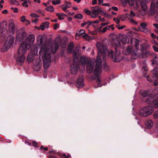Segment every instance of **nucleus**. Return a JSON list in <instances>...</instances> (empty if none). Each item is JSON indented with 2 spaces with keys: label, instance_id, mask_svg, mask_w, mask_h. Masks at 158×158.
<instances>
[{
  "label": "nucleus",
  "instance_id": "b1692460",
  "mask_svg": "<svg viewBox=\"0 0 158 158\" xmlns=\"http://www.w3.org/2000/svg\"><path fill=\"white\" fill-rule=\"evenodd\" d=\"M121 41L123 44H125L128 42L129 40L126 36H124L123 37V39Z\"/></svg>",
  "mask_w": 158,
  "mask_h": 158
},
{
  "label": "nucleus",
  "instance_id": "6e6552de",
  "mask_svg": "<svg viewBox=\"0 0 158 158\" xmlns=\"http://www.w3.org/2000/svg\"><path fill=\"white\" fill-rule=\"evenodd\" d=\"M155 12L157 13L158 15V2L154 1L152 2L150 10L149 12L150 15H153ZM156 20L158 22V16L156 17Z\"/></svg>",
  "mask_w": 158,
  "mask_h": 158
},
{
  "label": "nucleus",
  "instance_id": "9d476101",
  "mask_svg": "<svg viewBox=\"0 0 158 158\" xmlns=\"http://www.w3.org/2000/svg\"><path fill=\"white\" fill-rule=\"evenodd\" d=\"M91 9V17L93 18H96L101 11V9L98 7H92Z\"/></svg>",
  "mask_w": 158,
  "mask_h": 158
},
{
  "label": "nucleus",
  "instance_id": "5fc2aeb1",
  "mask_svg": "<svg viewBox=\"0 0 158 158\" xmlns=\"http://www.w3.org/2000/svg\"><path fill=\"white\" fill-rule=\"evenodd\" d=\"M8 11L7 10H5L2 11V13L3 14L7 13Z\"/></svg>",
  "mask_w": 158,
  "mask_h": 158
},
{
  "label": "nucleus",
  "instance_id": "f3484780",
  "mask_svg": "<svg viewBox=\"0 0 158 158\" xmlns=\"http://www.w3.org/2000/svg\"><path fill=\"white\" fill-rule=\"evenodd\" d=\"M81 63L82 64L81 65H80L79 66V67H81L83 68V69H85V65L86 63V58L85 57H83L81 58V60H80Z\"/></svg>",
  "mask_w": 158,
  "mask_h": 158
},
{
  "label": "nucleus",
  "instance_id": "0eeeda50",
  "mask_svg": "<svg viewBox=\"0 0 158 158\" xmlns=\"http://www.w3.org/2000/svg\"><path fill=\"white\" fill-rule=\"evenodd\" d=\"M14 40V39L11 36L8 37L6 40L4 45L1 48V51L4 52L7 51L13 44Z\"/></svg>",
  "mask_w": 158,
  "mask_h": 158
},
{
  "label": "nucleus",
  "instance_id": "58836bf2",
  "mask_svg": "<svg viewBox=\"0 0 158 158\" xmlns=\"http://www.w3.org/2000/svg\"><path fill=\"white\" fill-rule=\"evenodd\" d=\"M25 21H26V19H25V16L24 15L21 18V22H23Z\"/></svg>",
  "mask_w": 158,
  "mask_h": 158
},
{
  "label": "nucleus",
  "instance_id": "e2e57ef3",
  "mask_svg": "<svg viewBox=\"0 0 158 158\" xmlns=\"http://www.w3.org/2000/svg\"><path fill=\"white\" fill-rule=\"evenodd\" d=\"M99 22V20H96V21H94L93 22V23H98Z\"/></svg>",
  "mask_w": 158,
  "mask_h": 158
},
{
  "label": "nucleus",
  "instance_id": "ddd939ff",
  "mask_svg": "<svg viewBox=\"0 0 158 158\" xmlns=\"http://www.w3.org/2000/svg\"><path fill=\"white\" fill-rule=\"evenodd\" d=\"M66 3L62 5L61 6L62 10H63L65 12H68L69 11L67 9V8H70L71 7L72 5L71 3L68 2H66Z\"/></svg>",
  "mask_w": 158,
  "mask_h": 158
},
{
  "label": "nucleus",
  "instance_id": "0e129e2a",
  "mask_svg": "<svg viewBox=\"0 0 158 158\" xmlns=\"http://www.w3.org/2000/svg\"><path fill=\"white\" fill-rule=\"evenodd\" d=\"M87 25V24L88 26L90 25L92 23L90 22H86Z\"/></svg>",
  "mask_w": 158,
  "mask_h": 158
},
{
  "label": "nucleus",
  "instance_id": "2f4dec72",
  "mask_svg": "<svg viewBox=\"0 0 158 158\" xmlns=\"http://www.w3.org/2000/svg\"><path fill=\"white\" fill-rule=\"evenodd\" d=\"M85 12L88 15H91V12L87 9H85L84 10Z\"/></svg>",
  "mask_w": 158,
  "mask_h": 158
},
{
  "label": "nucleus",
  "instance_id": "49530a36",
  "mask_svg": "<svg viewBox=\"0 0 158 158\" xmlns=\"http://www.w3.org/2000/svg\"><path fill=\"white\" fill-rule=\"evenodd\" d=\"M59 25L58 24H56L54 25V28L55 29H56L57 28L59 27Z\"/></svg>",
  "mask_w": 158,
  "mask_h": 158
},
{
  "label": "nucleus",
  "instance_id": "052dcab7",
  "mask_svg": "<svg viewBox=\"0 0 158 158\" xmlns=\"http://www.w3.org/2000/svg\"><path fill=\"white\" fill-rule=\"evenodd\" d=\"M96 2H97V1L96 0H93L92 1V4L93 5H94L96 3Z\"/></svg>",
  "mask_w": 158,
  "mask_h": 158
},
{
  "label": "nucleus",
  "instance_id": "13d9d810",
  "mask_svg": "<svg viewBox=\"0 0 158 158\" xmlns=\"http://www.w3.org/2000/svg\"><path fill=\"white\" fill-rule=\"evenodd\" d=\"M69 156H66L64 154H63L62 158H68Z\"/></svg>",
  "mask_w": 158,
  "mask_h": 158
},
{
  "label": "nucleus",
  "instance_id": "1a4fd4ad",
  "mask_svg": "<svg viewBox=\"0 0 158 158\" xmlns=\"http://www.w3.org/2000/svg\"><path fill=\"white\" fill-rule=\"evenodd\" d=\"M38 52L37 46H33L31 48V55H29L27 56V60L29 62L32 61L34 59L35 55L37 54Z\"/></svg>",
  "mask_w": 158,
  "mask_h": 158
},
{
  "label": "nucleus",
  "instance_id": "8fccbe9b",
  "mask_svg": "<svg viewBox=\"0 0 158 158\" xmlns=\"http://www.w3.org/2000/svg\"><path fill=\"white\" fill-rule=\"evenodd\" d=\"M87 25L86 22H83L81 24V26L82 27H84L85 25Z\"/></svg>",
  "mask_w": 158,
  "mask_h": 158
},
{
  "label": "nucleus",
  "instance_id": "c03bdc74",
  "mask_svg": "<svg viewBox=\"0 0 158 158\" xmlns=\"http://www.w3.org/2000/svg\"><path fill=\"white\" fill-rule=\"evenodd\" d=\"M38 21H39V19H36L35 20H32V22L33 23L36 24L37 23V22H38Z\"/></svg>",
  "mask_w": 158,
  "mask_h": 158
},
{
  "label": "nucleus",
  "instance_id": "9b49d317",
  "mask_svg": "<svg viewBox=\"0 0 158 158\" xmlns=\"http://www.w3.org/2000/svg\"><path fill=\"white\" fill-rule=\"evenodd\" d=\"M15 27L13 22H12L10 23L9 27V31L8 32V35H12L15 33Z\"/></svg>",
  "mask_w": 158,
  "mask_h": 158
},
{
  "label": "nucleus",
  "instance_id": "f03ea898",
  "mask_svg": "<svg viewBox=\"0 0 158 158\" xmlns=\"http://www.w3.org/2000/svg\"><path fill=\"white\" fill-rule=\"evenodd\" d=\"M42 35H39L37 38L38 43L41 45L40 50V57L44 61V66L45 69H47L50 65L51 56L52 53H55L58 49V46L57 43H55L50 46L49 44L42 45L43 42Z\"/></svg>",
  "mask_w": 158,
  "mask_h": 158
},
{
  "label": "nucleus",
  "instance_id": "7c9ffc66",
  "mask_svg": "<svg viewBox=\"0 0 158 158\" xmlns=\"http://www.w3.org/2000/svg\"><path fill=\"white\" fill-rule=\"evenodd\" d=\"M10 2L12 4H19V3L18 2L15 0H10Z\"/></svg>",
  "mask_w": 158,
  "mask_h": 158
},
{
  "label": "nucleus",
  "instance_id": "79ce46f5",
  "mask_svg": "<svg viewBox=\"0 0 158 158\" xmlns=\"http://www.w3.org/2000/svg\"><path fill=\"white\" fill-rule=\"evenodd\" d=\"M154 116L155 118H158V111L154 113Z\"/></svg>",
  "mask_w": 158,
  "mask_h": 158
},
{
  "label": "nucleus",
  "instance_id": "864d4df0",
  "mask_svg": "<svg viewBox=\"0 0 158 158\" xmlns=\"http://www.w3.org/2000/svg\"><path fill=\"white\" fill-rule=\"evenodd\" d=\"M152 43L153 44H155L156 45H158V43H157L155 40H152Z\"/></svg>",
  "mask_w": 158,
  "mask_h": 158
},
{
  "label": "nucleus",
  "instance_id": "ea45409f",
  "mask_svg": "<svg viewBox=\"0 0 158 158\" xmlns=\"http://www.w3.org/2000/svg\"><path fill=\"white\" fill-rule=\"evenodd\" d=\"M11 9L12 10H13V11L15 13H17L18 12V9L17 8H14L13 7H11Z\"/></svg>",
  "mask_w": 158,
  "mask_h": 158
},
{
  "label": "nucleus",
  "instance_id": "bf43d9fd",
  "mask_svg": "<svg viewBox=\"0 0 158 158\" xmlns=\"http://www.w3.org/2000/svg\"><path fill=\"white\" fill-rule=\"evenodd\" d=\"M34 2L38 3H40V0H34Z\"/></svg>",
  "mask_w": 158,
  "mask_h": 158
},
{
  "label": "nucleus",
  "instance_id": "de8ad7c7",
  "mask_svg": "<svg viewBox=\"0 0 158 158\" xmlns=\"http://www.w3.org/2000/svg\"><path fill=\"white\" fill-rule=\"evenodd\" d=\"M111 9L115 10V11H117L118 10V9L116 7H111Z\"/></svg>",
  "mask_w": 158,
  "mask_h": 158
},
{
  "label": "nucleus",
  "instance_id": "338daca9",
  "mask_svg": "<svg viewBox=\"0 0 158 158\" xmlns=\"http://www.w3.org/2000/svg\"><path fill=\"white\" fill-rule=\"evenodd\" d=\"M73 9L75 10H77L78 9V8L77 7H73Z\"/></svg>",
  "mask_w": 158,
  "mask_h": 158
},
{
  "label": "nucleus",
  "instance_id": "a18cd8bd",
  "mask_svg": "<svg viewBox=\"0 0 158 158\" xmlns=\"http://www.w3.org/2000/svg\"><path fill=\"white\" fill-rule=\"evenodd\" d=\"M130 14L131 17H134L135 15V13L132 11H130Z\"/></svg>",
  "mask_w": 158,
  "mask_h": 158
},
{
  "label": "nucleus",
  "instance_id": "c85d7f7f",
  "mask_svg": "<svg viewBox=\"0 0 158 158\" xmlns=\"http://www.w3.org/2000/svg\"><path fill=\"white\" fill-rule=\"evenodd\" d=\"M82 15L80 13L77 14L75 15L74 17L78 19H82L83 18Z\"/></svg>",
  "mask_w": 158,
  "mask_h": 158
},
{
  "label": "nucleus",
  "instance_id": "680f3d73",
  "mask_svg": "<svg viewBox=\"0 0 158 158\" xmlns=\"http://www.w3.org/2000/svg\"><path fill=\"white\" fill-rule=\"evenodd\" d=\"M99 19L101 20V21H104V19L103 18H102V19H101V16H99Z\"/></svg>",
  "mask_w": 158,
  "mask_h": 158
},
{
  "label": "nucleus",
  "instance_id": "bb28decb",
  "mask_svg": "<svg viewBox=\"0 0 158 158\" xmlns=\"http://www.w3.org/2000/svg\"><path fill=\"white\" fill-rule=\"evenodd\" d=\"M85 32V31L84 30L81 29L80 30L78 33H77V35L80 36L82 34H84Z\"/></svg>",
  "mask_w": 158,
  "mask_h": 158
},
{
  "label": "nucleus",
  "instance_id": "e433bc0d",
  "mask_svg": "<svg viewBox=\"0 0 158 158\" xmlns=\"http://www.w3.org/2000/svg\"><path fill=\"white\" fill-rule=\"evenodd\" d=\"M77 52H76L75 51L73 52V55L74 58H75L76 57H77V56L78 55Z\"/></svg>",
  "mask_w": 158,
  "mask_h": 158
},
{
  "label": "nucleus",
  "instance_id": "5701e85b",
  "mask_svg": "<svg viewBox=\"0 0 158 158\" xmlns=\"http://www.w3.org/2000/svg\"><path fill=\"white\" fill-rule=\"evenodd\" d=\"M112 43L114 44L115 49H116V47H118L120 46V43L116 39L113 40L112 41Z\"/></svg>",
  "mask_w": 158,
  "mask_h": 158
},
{
  "label": "nucleus",
  "instance_id": "f257e3e1",
  "mask_svg": "<svg viewBox=\"0 0 158 158\" xmlns=\"http://www.w3.org/2000/svg\"><path fill=\"white\" fill-rule=\"evenodd\" d=\"M96 46L98 50V56H97L96 60L94 63H92L93 61L91 62H88L87 64V70L89 73H92L94 71V66H95L94 70V74L95 75H97L101 72V60L100 56H103L104 54L106 55V56H107L112 58L113 60L116 62H119L120 61L119 59H117L116 57L117 55H119L120 53L119 52H116L114 56L113 55V52L112 51L109 52L107 50L106 47L102 45L99 42H97L96 44Z\"/></svg>",
  "mask_w": 158,
  "mask_h": 158
},
{
  "label": "nucleus",
  "instance_id": "20e7f679",
  "mask_svg": "<svg viewBox=\"0 0 158 158\" xmlns=\"http://www.w3.org/2000/svg\"><path fill=\"white\" fill-rule=\"evenodd\" d=\"M135 47L137 50L135 51L132 52V57L134 58H137L138 57L142 58L146 54H148V52L146 51V48L143 47L142 45H139L138 44L135 45Z\"/></svg>",
  "mask_w": 158,
  "mask_h": 158
},
{
  "label": "nucleus",
  "instance_id": "a211bd4d",
  "mask_svg": "<svg viewBox=\"0 0 158 158\" xmlns=\"http://www.w3.org/2000/svg\"><path fill=\"white\" fill-rule=\"evenodd\" d=\"M49 24V23L48 22H46L45 23H42L40 26L41 29L42 30H44L45 28H48Z\"/></svg>",
  "mask_w": 158,
  "mask_h": 158
},
{
  "label": "nucleus",
  "instance_id": "2eb2a0df",
  "mask_svg": "<svg viewBox=\"0 0 158 158\" xmlns=\"http://www.w3.org/2000/svg\"><path fill=\"white\" fill-rule=\"evenodd\" d=\"M147 26V24L146 23H142L141 24V26L139 27V30L140 31L145 32L147 31L146 27Z\"/></svg>",
  "mask_w": 158,
  "mask_h": 158
},
{
  "label": "nucleus",
  "instance_id": "c9c22d12",
  "mask_svg": "<svg viewBox=\"0 0 158 158\" xmlns=\"http://www.w3.org/2000/svg\"><path fill=\"white\" fill-rule=\"evenodd\" d=\"M22 6L25 7H27L28 6V5L27 4V1H24L23 3L22 4Z\"/></svg>",
  "mask_w": 158,
  "mask_h": 158
},
{
  "label": "nucleus",
  "instance_id": "aec40b11",
  "mask_svg": "<svg viewBox=\"0 0 158 158\" xmlns=\"http://www.w3.org/2000/svg\"><path fill=\"white\" fill-rule=\"evenodd\" d=\"M78 68L77 67L75 64H73L71 66V70L72 73H76L77 71L78 70Z\"/></svg>",
  "mask_w": 158,
  "mask_h": 158
},
{
  "label": "nucleus",
  "instance_id": "a878e982",
  "mask_svg": "<svg viewBox=\"0 0 158 158\" xmlns=\"http://www.w3.org/2000/svg\"><path fill=\"white\" fill-rule=\"evenodd\" d=\"M152 64H156L158 65V58L156 56L152 60Z\"/></svg>",
  "mask_w": 158,
  "mask_h": 158
},
{
  "label": "nucleus",
  "instance_id": "f8f14e48",
  "mask_svg": "<svg viewBox=\"0 0 158 158\" xmlns=\"http://www.w3.org/2000/svg\"><path fill=\"white\" fill-rule=\"evenodd\" d=\"M152 72L154 75V77L155 78H158V67L155 68L152 71ZM154 85L156 86L158 85V81H156L154 83ZM156 90L158 91V88H156Z\"/></svg>",
  "mask_w": 158,
  "mask_h": 158
},
{
  "label": "nucleus",
  "instance_id": "412c9836",
  "mask_svg": "<svg viewBox=\"0 0 158 158\" xmlns=\"http://www.w3.org/2000/svg\"><path fill=\"white\" fill-rule=\"evenodd\" d=\"M56 15L58 17V19L60 20L63 19L64 16H66L65 14L63 13H57Z\"/></svg>",
  "mask_w": 158,
  "mask_h": 158
},
{
  "label": "nucleus",
  "instance_id": "39448f33",
  "mask_svg": "<svg viewBox=\"0 0 158 158\" xmlns=\"http://www.w3.org/2000/svg\"><path fill=\"white\" fill-rule=\"evenodd\" d=\"M125 1L128 2L129 4L131 6H134L135 9L138 8V4L139 2H141V8L143 10L145 11L147 9V6L146 4V1L143 2L144 0H136L135 2L133 0H124Z\"/></svg>",
  "mask_w": 158,
  "mask_h": 158
},
{
  "label": "nucleus",
  "instance_id": "603ef678",
  "mask_svg": "<svg viewBox=\"0 0 158 158\" xmlns=\"http://www.w3.org/2000/svg\"><path fill=\"white\" fill-rule=\"evenodd\" d=\"M153 25L156 28L158 29V24L157 23H154L153 24Z\"/></svg>",
  "mask_w": 158,
  "mask_h": 158
},
{
  "label": "nucleus",
  "instance_id": "f704fd0d",
  "mask_svg": "<svg viewBox=\"0 0 158 158\" xmlns=\"http://www.w3.org/2000/svg\"><path fill=\"white\" fill-rule=\"evenodd\" d=\"M114 20L117 24H118L119 23L120 19L118 18H114Z\"/></svg>",
  "mask_w": 158,
  "mask_h": 158
},
{
  "label": "nucleus",
  "instance_id": "423d86ee",
  "mask_svg": "<svg viewBox=\"0 0 158 158\" xmlns=\"http://www.w3.org/2000/svg\"><path fill=\"white\" fill-rule=\"evenodd\" d=\"M154 110L153 107L148 106L140 109L139 111V114L141 116L146 117L151 115Z\"/></svg>",
  "mask_w": 158,
  "mask_h": 158
},
{
  "label": "nucleus",
  "instance_id": "37998d69",
  "mask_svg": "<svg viewBox=\"0 0 158 158\" xmlns=\"http://www.w3.org/2000/svg\"><path fill=\"white\" fill-rule=\"evenodd\" d=\"M132 49V48L131 47H129L127 49V51L129 53H131V51Z\"/></svg>",
  "mask_w": 158,
  "mask_h": 158
},
{
  "label": "nucleus",
  "instance_id": "09e8293b",
  "mask_svg": "<svg viewBox=\"0 0 158 158\" xmlns=\"http://www.w3.org/2000/svg\"><path fill=\"white\" fill-rule=\"evenodd\" d=\"M131 23H134L135 24H137V23L135 21L134 19H131Z\"/></svg>",
  "mask_w": 158,
  "mask_h": 158
},
{
  "label": "nucleus",
  "instance_id": "72a5a7b5",
  "mask_svg": "<svg viewBox=\"0 0 158 158\" xmlns=\"http://www.w3.org/2000/svg\"><path fill=\"white\" fill-rule=\"evenodd\" d=\"M30 16L31 17H34V18H37V17H39V16L38 15H36V14L34 13H32L30 14Z\"/></svg>",
  "mask_w": 158,
  "mask_h": 158
},
{
  "label": "nucleus",
  "instance_id": "7ed1b4c3",
  "mask_svg": "<svg viewBox=\"0 0 158 158\" xmlns=\"http://www.w3.org/2000/svg\"><path fill=\"white\" fill-rule=\"evenodd\" d=\"M35 40L34 36L29 35L21 44L16 58L18 63H22L24 62L25 58L24 54L30 48Z\"/></svg>",
  "mask_w": 158,
  "mask_h": 158
},
{
  "label": "nucleus",
  "instance_id": "393cba45",
  "mask_svg": "<svg viewBox=\"0 0 158 158\" xmlns=\"http://www.w3.org/2000/svg\"><path fill=\"white\" fill-rule=\"evenodd\" d=\"M83 38L86 40H89L90 39H93V38L92 37L90 38L88 35L87 34H85V35L82 36Z\"/></svg>",
  "mask_w": 158,
  "mask_h": 158
},
{
  "label": "nucleus",
  "instance_id": "4be33fe9",
  "mask_svg": "<svg viewBox=\"0 0 158 158\" xmlns=\"http://www.w3.org/2000/svg\"><path fill=\"white\" fill-rule=\"evenodd\" d=\"M73 47V44L72 43H70L68 45L67 51L68 53L71 52Z\"/></svg>",
  "mask_w": 158,
  "mask_h": 158
},
{
  "label": "nucleus",
  "instance_id": "4c0bfd02",
  "mask_svg": "<svg viewBox=\"0 0 158 158\" xmlns=\"http://www.w3.org/2000/svg\"><path fill=\"white\" fill-rule=\"evenodd\" d=\"M152 47L153 50L155 52H158V47L155 45L153 46Z\"/></svg>",
  "mask_w": 158,
  "mask_h": 158
},
{
  "label": "nucleus",
  "instance_id": "774afa93",
  "mask_svg": "<svg viewBox=\"0 0 158 158\" xmlns=\"http://www.w3.org/2000/svg\"><path fill=\"white\" fill-rule=\"evenodd\" d=\"M72 20V18L70 17L68 18V20L69 21H71Z\"/></svg>",
  "mask_w": 158,
  "mask_h": 158
},
{
  "label": "nucleus",
  "instance_id": "69168bd1",
  "mask_svg": "<svg viewBox=\"0 0 158 158\" xmlns=\"http://www.w3.org/2000/svg\"><path fill=\"white\" fill-rule=\"evenodd\" d=\"M36 12L38 13H41L42 11L40 9L36 11Z\"/></svg>",
  "mask_w": 158,
  "mask_h": 158
},
{
  "label": "nucleus",
  "instance_id": "a19ab883",
  "mask_svg": "<svg viewBox=\"0 0 158 158\" xmlns=\"http://www.w3.org/2000/svg\"><path fill=\"white\" fill-rule=\"evenodd\" d=\"M108 28V30H113L114 29V27H113V25H111L108 26H107Z\"/></svg>",
  "mask_w": 158,
  "mask_h": 158
},
{
  "label": "nucleus",
  "instance_id": "6e6d98bb",
  "mask_svg": "<svg viewBox=\"0 0 158 158\" xmlns=\"http://www.w3.org/2000/svg\"><path fill=\"white\" fill-rule=\"evenodd\" d=\"M33 145H34V146L35 147L37 146V143L36 142L33 141Z\"/></svg>",
  "mask_w": 158,
  "mask_h": 158
},
{
  "label": "nucleus",
  "instance_id": "c756f323",
  "mask_svg": "<svg viewBox=\"0 0 158 158\" xmlns=\"http://www.w3.org/2000/svg\"><path fill=\"white\" fill-rule=\"evenodd\" d=\"M60 0H55L53 1L52 2V4L53 5H55L60 3Z\"/></svg>",
  "mask_w": 158,
  "mask_h": 158
},
{
  "label": "nucleus",
  "instance_id": "4d7b16f0",
  "mask_svg": "<svg viewBox=\"0 0 158 158\" xmlns=\"http://www.w3.org/2000/svg\"><path fill=\"white\" fill-rule=\"evenodd\" d=\"M98 2L99 3V4H102L103 2V0H98Z\"/></svg>",
  "mask_w": 158,
  "mask_h": 158
},
{
  "label": "nucleus",
  "instance_id": "dca6fc26",
  "mask_svg": "<svg viewBox=\"0 0 158 158\" xmlns=\"http://www.w3.org/2000/svg\"><path fill=\"white\" fill-rule=\"evenodd\" d=\"M95 79H96V83L97 85V86H95L96 87H101L102 85H106V83L103 84L101 83V80L99 77L97 76V77Z\"/></svg>",
  "mask_w": 158,
  "mask_h": 158
},
{
  "label": "nucleus",
  "instance_id": "473e14b6",
  "mask_svg": "<svg viewBox=\"0 0 158 158\" xmlns=\"http://www.w3.org/2000/svg\"><path fill=\"white\" fill-rule=\"evenodd\" d=\"M108 28L107 27H105L103 28L102 29V30L100 29L99 31L101 32L104 33V32H105V31H106L107 30H108Z\"/></svg>",
  "mask_w": 158,
  "mask_h": 158
},
{
  "label": "nucleus",
  "instance_id": "6ab92c4d",
  "mask_svg": "<svg viewBox=\"0 0 158 158\" xmlns=\"http://www.w3.org/2000/svg\"><path fill=\"white\" fill-rule=\"evenodd\" d=\"M145 124L148 128H150L153 126V123L152 120H148L146 121Z\"/></svg>",
  "mask_w": 158,
  "mask_h": 158
},
{
  "label": "nucleus",
  "instance_id": "cd10ccee",
  "mask_svg": "<svg viewBox=\"0 0 158 158\" xmlns=\"http://www.w3.org/2000/svg\"><path fill=\"white\" fill-rule=\"evenodd\" d=\"M46 10L47 11L50 12H53L54 11V9L53 7L52 6H50L47 7L46 8Z\"/></svg>",
  "mask_w": 158,
  "mask_h": 158
},
{
  "label": "nucleus",
  "instance_id": "3c124183",
  "mask_svg": "<svg viewBox=\"0 0 158 158\" xmlns=\"http://www.w3.org/2000/svg\"><path fill=\"white\" fill-rule=\"evenodd\" d=\"M125 26H122L121 27H118V29L119 30H121L123 29L125 27Z\"/></svg>",
  "mask_w": 158,
  "mask_h": 158
},
{
  "label": "nucleus",
  "instance_id": "4468645a",
  "mask_svg": "<svg viewBox=\"0 0 158 158\" xmlns=\"http://www.w3.org/2000/svg\"><path fill=\"white\" fill-rule=\"evenodd\" d=\"M83 79L82 78H78L77 81V85L78 88L82 87L84 86L83 82Z\"/></svg>",
  "mask_w": 158,
  "mask_h": 158
}]
</instances>
